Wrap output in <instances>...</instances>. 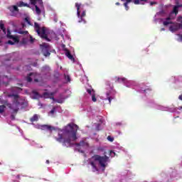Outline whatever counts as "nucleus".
<instances>
[{"label": "nucleus", "mask_w": 182, "mask_h": 182, "mask_svg": "<svg viewBox=\"0 0 182 182\" xmlns=\"http://www.w3.org/2000/svg\"><path fill=\"white\" fill-rule=\"evenodd\" d=\"M77 129L79 127L74 123L67 124L63 129L58 130L56 141L62 143L64 147H72L73 143L77 140Z\"/></svg>", "instance_id": "1"}, {"label": "nucleus", "mask_w": 182, "mask_h": 182, "mask_svg": "<svg viewBox=\"0 0 182 182\" xmlns=\"http://www.w3.org/2000/svg\"><path fill=\"white\" fill-rule=\"evenodd\" d=\"M12 94H8V97H13V105H16V107H18L21 105V102H19V95L18 93L22 92V88L19 87H13L11 89Z\"/></svg>", "instance_id": "2"}, {"label": "nucleus", "mask_w": 182, "mask_h": 182, "mask_svg": "<svg viewBox=\"0 0 182 182\" xmlns=\"http://www.w3.org/2000/svg\"><path fill=\"white\" fill-rule=\"evenodd\" d=\"M164 26H168V25H171L169 26V31L171 32H177L178 29H182V23H173L171 21V17H167L163 22Z\"/></svg>", "instance_id": "3"}, {"label": "nucleus", "mask_w": 182, "mask_h": 182, "mask_svg": "<svg viewBox=\"0 0 182 182\" xmlns=\"http://www.w3.org/2000/svg\"><path fill=\"white\" fill-rule=\"evenodd\" d=\"M92 159H93L95 161H98L100 167L102 168H106V167H107V163L110 161L109 156L106 155L101 156L100 155L95 154L92 157Z\"/></svg>", "instance_id": "4"}, {"label": "nucleus", "mask_w": 182, "mask_h": 182, "mask_svg": "<svg viewBox=\"0 0 182 182\" xmlns=\"http://www.w3.org/2000/svg\"><path fill=\"white\" fill-rule=\"evenodd\" d=\"M34 29L42 39H45V41H47V42H50V39L48 38V35L46 34V28L43 27L41 31V26L37 22H35Z\"/></svg>", "instance_id": "5"}, {"label": "nucleus", "mask_w": 182, "mask_h": 182, "mask_svg": "<svg viewBox=\"0 0 182 182\" xmlns=\"http://www.w3.org/2000/svg\"><path fill=\"white\" fill-rule=\"evenodd\" d=\"M40 48L41 49V52L44 56L48 57L50 56V50L52 49V47L46 43H43L41 45H40Z\"/></svg>", "instance_id": "6"}, {"label": "nucleus", "mask_w": 182, "mask_h": 182, "mask_svg": "<svg viewBox=\"0 0 182 182\" xmlns=\"http://www.w3.org/2000/svg\"><path fill=\"white\" fill-rule=\"evenodd\" d=\"M37 77H41V75L35 73H31L27 75L26 80L29 82H32L33 79H34V82H36L42 81V78L38 79Z\"/></svg>", "instance_id": "7"}, {"label": "nucleus", "mask_w": 182, "mask_h": 182, "mask_svg": "<svg viewBox=\"0 0 182 182\" xmlns=\"http://www.w3.org/2000/svg\"><path fill=\"white\" fill-rule=\"evenodd\" d=\"M8 9L10 11L13 16H15L16 14L19 13V9H18V6H10L8 7Z\"/></svg>", "instance_id": "8"}, {"label": "nucleus", "mask_w": 182, "mask_h": 182, "mask_svg": "<svg viewBox=\"0 0 182 182\" xmlns=\"http://www.w3.org/2000/svg\"><path fill=\"white\" fill-rule=\"evenodd\" d=\"M6 37L8 39H12L14 42H19V38H18V36L11 35V31H9V29L7 30Z\"/></svg>", "instance_id": "9"}, {"label": "nucleus", "mask_w": 182, "mask_h": 182, "mask_svg": "<svg viewBox=\"0 0 182 182\" xmlns=\"http://www.w3.org/2000/svg\"><path fill=\"white\" fill-rule=\"evenodd\" d=\"M31 5L43 6V1L42 0H30Z\"/></svg>", "instance_id": "10"}, {"label": "nucleus", "mask_w": 182, "mask_h": 182, "mask_svg": "<svg viewBox=\"0 0 182 182\" xmlns=\"http://www.w3.org/2000/svg\"><path fill=\"white\" fill-rule=\"evenodd\" d=\"M64 50L65 52V56H67L70 60H72V62H75V58L72 55L70 51L68 48H64Z\"/></svg>", "instance_id": "11"}, {"label": "nucleus", "mask_w": 182, "mask_h": 182, "mask_svg": "<svg viewBox=\"0 0 182 182\" xmlns=\"http://www.w3.org/2000/svg\"><path fill=\"white\" fill-rule=\"evenodd\" d=\"M41 129L42 130H48V132H50V133H52V132L55 130V127L50 125H46V124L42 125Z\"/></svg>", "instance_id": "12"}, {"label": "nucleus", "mask_w": 182, "mask_h": 182, "mask_svg": "<svg viewBox=\"0 0 182 182\" xmlns=\"http://www.w3.org/2000/svg\"><path fill=\"white\" fill-rule=\"evenodd\" d=\"M85 16H86V11H83L82 12L81 15H80V17H78V18H80V20L78 21V22L80 23H82V22L83 23H86V20H85V18H85Z\"/></svg>", "instance_id": "13"}, {"label": "nucleus", "mask_w": 182, "mask_h": 182, "mask_svg": "<svg viewBox=\"0 0 182 182\" xmlns=\"http://www.w3.org/2000/svg\"><path fill=\"white\" fill-rule=\"evenodd\" d=\"M32 94H33V99H41V97H43V96L41 95L39 92L35 90L32 91Z\"/></svg>", "instance_id": "14"}, {"label": "nucleus", "mask_w": 182, "mask_h": 182, "mask_svg": "<svg viewBox=\"0 0 182 182\" xmlns=\"http://www.w3.org/2000/svg\"><path fill=\"white\" fill-rule=\"evenodd\" d=\"M114 80L117 83H121V82L122 83H126V78L125 77H114Z\"/></svg>", "instance_id": "15"}, {"label": "nucleus", "mask_w": 182, "mask_h": 182, "mask_svg": "<svg viewBox=\"0 0 182 182\" xmlns=\"http://www.w3.org/2000/svg\"><path fill=\"white\" fill-rule=\"evenodd\" d=\"M75 6L77 8V17L80 18V4H78V3H76L75 4Z\"/></svg>", "instance_id": "16"}, {"label": "nucleus", "mask_w": 182, "mask_h": 182, "mask_svg": "<svg viewBox=\"0 0 182 182\" xmlns=\"http://www.w3.org/2000/svg\"><path fill=\"white\" fill-rule=\"evenodd\" d=\"M178 8H180V4L174 6L173 9V14H175V15H177L178 14Z\"/></svg>", "instance_id": "17"}, {"label": "nucleus", "mask_w": 182, "mask_h": 182, "mask_svg": "<svg viewBox=\"0 0 182 182\" xmlns=\"http://www.w3.org/2000/svg\"><path fill=\"white\" fill-rule=\"evenodd\" d=\"M31 122H38V120H39V118L38 117V114H34L31 119H30Z\"/></svg>", "instance_id": "18"}, {"label": "nucleus", "mask_w": 182, "mask_h": 182, "mask_svg": "<svg viewBox=\"0 0 182 182\" xmlns=\"http://www.w3.org/2000/svg\"><path fill=\"white\" fill-rule=\"evenodd\" d=\"M17 6L22 8V6H29V5L28 4H25L23 1H20L19 3H17Z\"/></svg>", "instance_id": "19"}, {"label": "nucleus", "mask_w": 182, "mask_h": 182, "mask_svg": "<svg viewBox=\"0 0 182 182\" xmlns=\"http://www.w3.org/2000/svg\"><path fill=\"white\" fill-rule=\"evenodd\" d=\"M140 1L141 2H147V0H132V2H134L135 5H139L140 4Z\"/></svg>", "instance_id": "20"}, {"label": "nucleus", "mask_w": 182, "mask_h": 182, "mask_svg": "<svg viewBox=\"0 0 182 182\" xmlns=\"http://www.w3.org/2000/svg\"><path fill=\"white\" fill-rule=\"evenodd\" d=\"M107 99L109 100V105L112 103V100H113V97H110V93L107 92Z\"/></svg>", "instance_id": "21"}, {"label": "nucleus", "mask_w": 182, "mask_h": 182, "mask_svg": "<svg viewBox=\"0 0 182 182\" xmlns=\"http://www.w3.org/2000/svg\"><path fill=\"white\" fill-rule=\"evenodd\" d=\"M0 28L4 33H6V29L5 28V25L2 23H0Z\"/></svg>", "instance_id": "22"}, {"label": "nucleus", "mask_w": 182, "mask_h": 182, "mask_svg": "<svg viewBox=\"0 0 182 182\" xmlns=\"http://www.w3.org/2000/svg\"><path fill=\"white\" fill-rule=\"evenodd\" d=\"M35 7H36V12L37 15H40L42 11H41V9H39V6L36 5Z\"/></svg>", "instance_id": "23"}, {"label": "nucleus", "mask_w": 182, "mask_h": 182, "mask_svg": "<svg viewBox=\"0 0 182 182\" xmlns=\"http://www.w3.org/2000/svg\"><path fill=\"white\" fill-rule=\"evenodd\" d=\"M90 164L92 166V168H94V170L97 171V166H96V164H95L94 161H90Z\"/></svg>", "instance_id": "24"}, {"label": "nucleus", "mask_w": 182, "mask_h": 182, "mask_svg": "<svg viewBox=\"0 0 182 182\" xmlns=\"http://www.w3.org/2000/svg\"><path fill=\"white\" fill-rule=\"evenodd\" d=\"M87 92L88 93V95H90V96H93V95H95V91L93 90H90V89H87Z\"/></svg>", "instance_id": "25"}, {"label": "nucleus", "mask_w": 182, "mask_h": 182, "mask_svg": "<svg viewBox=\"0 0 182 182\" xmlns=\"http://www.w3.org/2000/svg\"><path fill=\"white\" fill-rule=\"evenodd\" d=\"M6 107L5 105H0V114H2L4 112H5Z\"/></svg>", "instance_id": "26"}, {"label": "nucleus", "mask_w": 182, "mask_h": 182, "mask_svg": "<svg viewBox=\"0 0 182 182\" xmlns=\"http://www.w3.org/2000/svg\"><path fill=\"white\" fill-rule=\"evenodd\" d=\"M4 103L6 105V106H8L9 109H12L11 105L8 102V100H5Z\"/></svg>", "instance_id": "27"}, {"label": "nucleus", "mask_w": 182, "mask_h": 182, "mask_svg": "<svg viewBox=\"0 0 182 182\" xmlns=\"http://www.w3.org/2000/svg\"><path fill=\"white\" fill-rule=\"evenodd\" d=\"M92 102H97V99H96V94H92Z\"/></svg>", "instance_id": "28"}, {"label": "nucleus", "mask_w": 182, "mask_h": 182, "mask_svg": "<svg viewBox=\"0 0 182 182\" xmlns=\"http://www.w3.org/2000/svg\"><path fill=\"white\" fill-rule=\"evenodd\" d=\"M85 143V141H80V143H76L75 146H77V147H79L80 146H83V144Z\"/></svg>", "instance_id": "29"}, {"label": "nucleus", "mask_w": 182, "mask_h": 182, "mask_svg": "<svg viewBox=\"0 0 182 182\" xmlns=\"http://www.w3.org/2000/svg\"><path fill=\"white\" fill-rule=\"evenodd\" d=\"M21 43L23 45H26V43H28V39L26 38H23V40L21 41Z\"/></svg>", "instance_id": "30"}, {"label": "nucleus", "mask_w": 182, "mask_h": 182, "mask_svg": "<svg viewBox=\"0 0 182 182\" xmlns=\"http://www.w3.org/2000/svg\"><path fill=\"white\" fill-rule=\"evenodd\" d=\"M8 43H9V45H15V43H19V42H15V41H12L11 40H9L8 41Z\"/></svg>", "instance_id": "31"}, {"label": "nucleus", "mask_w": 182, "mask_h": 182, "mask_svg": "<svg viewBox=\"0 0 182 182\" xmlns=\"http://www.w3.org/2000/svg\"><path fill=\"white\" fill-rule=\"evenodd\" d=\"M107 139L109 141H114V138L112 137L111 136H108Z\"/></svg>", "instance_id": "32"}, {"label": "nucleus", "mask_w": 182, "mask_h": 182, "mask_svg": "<svg viewBox=\"0 0 182 182\" xmlns=\"http://www.w3.org/2000/svg\"><path fill=\"white\" fill-rule=\"evenodd\" d=\"M18 111H19V108L18 107H16V109H13V113H15V114H16Z\"/></svg>", "instance_id": "33"}, {"label": "nucleus", "mask_w": 182, "mask_h": 182, "mask_svg": "<svg viewBox=\"0 0 182 182\" xmlns=\"http://www.w3.org/2000/svg\"><path fill=\"white\" fill-rule=\"evenodd\" d=\"M12 56H16V53H13L11 55L9 56L10 58H7L6 59V61H9V60H11L12 58Z\"/></svg>", "instance_id": "34"}, {"label": "nucleus", "mask_w": 182, "mask_h": 182, "mask_svg": "<svg viewBox=\"0 0 182 182\" xmlns=\"http://www.w3.org/2000/svg\"><path fill=\"white\" fill-rule=\"evenodd\" d=\"M177 22L182 23V16H178L176 19Z\"/></svg>", "instance_id": "35"}, {"label": "nucleus", "mask_w": 182, "mask_h": 182, "mask_svg": "<svg viewBox=\"0 0 182 182\" xmlns=\"http://www.w3.org/2000/svg\"><path fill=\"white\" fill-rule=\"evenodd\" d=\"M25 21H26V22H27V23H28V25L32 26V23H31V21H29V18H25Z\"/></svg>", "instance_id": "36"}, {"label": "nucleus", "mask_w": 182, "mask_h": 182, "mask_svg": "<svg viewBox=\"0 0 182 182\" xmlns=\"http://www.w3.org/2000/svg\"><path fill=\"white\" fill-rule=\"evenodd\" d=\"M18 33H20L21 35H26L28 33V31H19Z\"/></svg>", "instance_id": "37"}, {"label": "nucleus", "mask_w": 182, "mask_h": 182, "mask_svg": "<svg viewBox=\"0 0 182 182\" xmlns=\"http://www.w3.org/2000/svg\"><path fill=\"white\" fill-rule=\"evenodd\" d=\"M43 96L44 97H49V94H48V92H43Z\"/></svg>", "instance_id": "38"}, {"label": "nucleus", "mask_w": 182, "mask_h": 182, "mask_svg": "<svg viewBox=\"0 0 182 182\" xmlns=\"http://www.w3.org/2000/svg\"><path fill=\"white\" fill-rule=\"evenodd\" d=\"M55 110H56V108L53 107V108L50 111V113L51 114H54Z\"/></svg>", "instance_id": "39"}, {"label": "nucleus", "mask_w": 182, "mask_h": 182, "mask_svg": "<svg viewBox=\"0 0 182 182\" xmlns=\"http://www.w3.org/2000/svg\"><path fill=\"white\" fill-rule=\"evenodd\" d=\"M35 42V38H33L32 36H30V43H33Z\"/></svg>", "instance_id": "40"}, {"label": "nucleus", "mask_w": 182, "mask_h": 182, "mask_svg": "<svg viewBox=\"0 0 182 182\" xmlns=\"http://www.w3.org/2000/svg\"><path fill=\"white\" fill-rule=\"evenodd\" d=\"M144 93L147 92H151V88H147L146 90H144Z\"/></svg>", "instance_id": "41"}, {"label": "nucleus", "mask_w": 182, "mask_h": 182, "mask_svg": "<svg viewBox=\"0 0 182 182\" xmlns=\"http://www.w3.org/2000/svg\"><path fill=\"white\" fill-rule=\"evenodd\" d=\"M65 79L67 80L68 82H70V77L69 75H66Z\"/></svg>", "instance_id": "42"}, {"label": "nucleus", "mask_w": 182, "mask_h": 182, "mask_svg": "<svg viewBox=\"0 0 182 182\" xmlns=\"http://www.w3.org/2000/svg\"><path fill=\"white\" fill-rule=\"evenodd\" d=\"M109 154H110V156H112V154H114V156H116V153H114V151H110Z\"/></svg>", "instance_id": "43"}, {"label": "nucleus", "mask_w": 182, "mask_h": 182, "mask_svg": "<svg viewBox=\"0 0 182 182\" xmlns=\"http://www.w3.org/2000/svg\"><path fill=\"white\" fill-rule=\"evenodd\" d=\"M11 120H15V115L14 114L11 115Z\"/></svg>", "instance_id": "44"}, {"label": "nucleus", "mask_w": 182, "mask_h": 182, "mask_svg": "<svg viewBox=\"0 0 182 182\" xmlns=\"http://www.w3.org/2000/svg\"><path fill=\"white\" fill-rule=\"evenodd\" d=\"M178 99H179V100H182V94L178 96Z\"/></svg>", "instance_id": "45"}, {"label": "nucleus", "mask_w": 182, "mask_h": 182, "mask_svg": "<svg viewBox=\"0 0 182 182\" xmlns=\"http://www.w3.org/2000/svg\"><path fill=\"white\" fill-rule=\"evenodd\" d=\"M17 85H18V86H21V87H22V86H23V84H22V83H18Z\"/></svg>", "instance_id": "46"}, {"label": "nucleus", "mask_w": 182, "mask_h": 182, "mask_svg": "<svg viewBox=\"0 0 182 182\" xmlns=\"http://www.w3.org/2000/svg\"><path fill=\"white\" fill-rule=\"evenodd\" d=\"M154 4H156V3H155V2H151V3H150V5H151V6H153V5H154Z\"/></svg>", "instance_id": "47"}, {"label": "nucleus", "mask_w": 182, "mask_h": 182, "mask_svg": "<svg viewBox=\"0 0 182 182\" xmlns=\"http://www.w3.org/2000/svg\"><path fill=\"white\" fill-rule=\"evenodd\" d=\"M115 5H120V3H119V2H117L116 4H115Z\"/></svg>", "instance_id": "48"}, {"label": "nucleus", "mask_w": 182, "mask_h": 182, "mask_svg": "<svg viewBox=\"0 0 182 182\" xmlns=\"http://www.w3.org/2000/svg\"><path fill=\"white\" fill-rule=\"evenodd\" d=\"M161 31H166L164 28H161Z\"/></svg>", "instance_id": "49"}, {"label": "nucleus", "mask_w": 182, "mask_h": 182, "mask_svg": "<svg viewBox=\"0 0 182 182\" xmlns=\"http://www.w3.org/2000/svg\"><path fill=\"white\" fill-rule=\"evenodd\" d=\"M47 164H49V160L46 161Z\"/></svg>", "instance_id": "50"}, {"label": "nucleus", "mask_w": 182, "mask_h": 182, "mask_svg": "<svg viewBox=\"0 0 182 182\" xmlns=\"http://www.w3.org/2000/svg\"><path fill=\"white\" fill-rule=\"evenodd\" d=\"M50 95V96H53V92H51Z\"/></svg>", "instance_id": "51"}, {"label": "nucleus", "mask_w": 182, "mask_h": 182, "mask_svg": "<svg viewBox=\"0 0 182 182\" xmlns=\"http://www.w3.org/2000/svg\"><path fill=\"white\" fill-rule=\"evenodd\" d=\"M179 7H180V8H182V4H179Z\"/></svg>", "instance_id": "52"}, {"label": "nucleus", "mask_w": 182, "mask_h": 182, "mask_svg": "<svg viewBox=\"0 0 182 182\" xmlns=\"http://www.w3.org/2000/svg\"><path fill=\"white\" fill-rule=\"evenodd\" d=\"M16 177H17V178H20V176H19V175H17V176H16Z\"/></svg>", "instance_id": "53"}, {"label": "nucleus", "mask_w": 182, "mask_h": 182, "mask_svg": "<svg viewBox=\"0 0 182 182\" xmlns=\"http://www.w3.org/2000/svg\"><path fill=\"white\" fill-rule=\"evenodd\" d=\"M4 77H8V76H6V75H4Z\"/></svg>", "instance_id": "54"}, {"label": "nucleus", "mask_w": 182, "mask_h": 182, "mask_svg": "<svg viewBox=\"0 0 182 182\" xmlns=\"http://www.w3.org/2000/svg\"><path fill=\"white\" fill-rule=\"evenodd\" d=\"M48 76H50V74L48 73Z\"/></svg>", "instance_id": "55"}, {"label": "nucleus", "mask_w": 182, "mask_h": 182, "mask_svg": "<svg viewBox=\"0 0 182 182\" xmlns=\"http://www.w3.org/2000/svg\"><path fill=\"white\" fill-rule=\"evenodd\" d=\"M51 99H53H53H55V97H53Z\"/></svg>", "instance_id": "56"}]
</instances>
